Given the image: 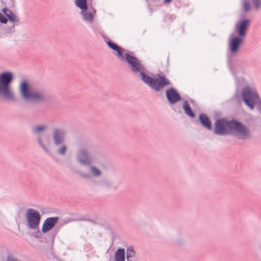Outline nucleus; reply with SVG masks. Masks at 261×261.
Listing matches in <instances>:
<instances>
[{"mask_svg": "<svg viewBox=\"0 0 261 261\" xmlns=\"http://www.w3.org/2000/svg\"><path fill=\"white\" fill-rule=\"evenodd\" d=\"M242 96L244 102L248 108L252 110L255 105H256L257 109L261 112V100L254 88L245 87L242 90Z\"/></svg>", "mask_w": 261, "mask_h": 261, "instance_id": "2", "label": "nucleus"}, {"mask_svg": "<svg viewBox=\"0 0 261 261\" xmlns=\"http://www.w3.org/2000/svg\"><path fill=\"white\" fill-rule=\"evenodd\" d=\"M135 255V251H134L132 246H129L127 249L126 251V257L127 260L129 259V258H132Z\"/></svg>", "mask_w": 261, "mask_h": 261, "instance_id": "21", "label": "nucleus"}, {"mask_svg": "<svg viewBox=\"0 0 261 261\" xmlns=\"http://www.w3.org/2000/svg\"><path fill=\"white\" fill-rule=\"evenodd\" d=\"M115 261L125 260V250L124 249H118L115 253Z\"/></svg>", "mask_w": 261, "mask_h": 261, "instance_id": "17", "label": "nucleus"}, {"mask_svg": "<svg viewBox=\"0 0 261 261\" xmlns=\"http://www.w3.org/2000/svg\"><path fill=\"white\" fill-rule=\"evenodd\" d=\"M8 261H17L16 259L12 257H9L8 258Z\"/></svg>", "mask_w": 261, "mask_h": 261, "instance_id": "27", "label": "nucleus"}, {"mask_svg": "<svg viewBox=\"0 0 261 261\" xmlns=\"http://www.w3.org/2000/svg\"><path fill=\"white\" fill-rule=\"evenodd\" d=\"M249 25V21L245 20L243 21L240 24H238L237 28L239 32V34L241 36H243L245 35V32L247 30Z\"/></svg>", "mask_w": 261, "mask_h": 261, "instance_id": "13", "label": "nucleus"}, {"mask_svg": "<svg viewBox=\"0 0 261 261\" xmlns=\"http://www.w3.org/2000/svg\"><path fill=\"white\" fill-rule=\"evenodd\" d=\"M232 120L225 119H219L215 123V133L219 135L231 134L232 133Z\"/></svg>", "mask_w": 261, "mask_h": 261, "instance_id": "6", "label": "nucleus"}, {"mask_svg": "<svg viewBox=\"0 0 261 261\" xmlns=\"http://www.w3.org/2000/svg\"><path fill=\"white\" fill-rule=\"evenodd\" d=\"M243 8L245 11H248L250 9V4L247 2H245L243 4Z\"/></svg>", "mask_w": 261, "mask_h": 261, "instance_id": "25", "label": "nucleus"}, {"mask_svg": "<svg viewBox=\"0 0 261 261\" xmlns=\"http://www.w3.org/2000/svg\"><path fill=\"white\" fill-rule=\"evenodd\" d=\"M231 134H233L242 139H246L250 137V133L248 128L243 123L235 120H232Z\"/></svg>", "mask_w": 261, "mask_h": 261, "instance_id": "5", "label": "nucleus"}, {"mask_svg": "<svg viewBox=\"0 0 261 261\" xmlns=\"http://www.w3.org/2000/svg\"><path fill=\"white\" fill-rule=\"evenodd\" d=\"M164 1L165 3L168 4V3H170L172 0H164Z\"/></svg>", "mask_w": 261, "mask_h": 261, "instance_id": "29", "label": "nucleus"}, {"mask_svg": "<svg viewBox=\"0 0 261 261\" xmlns=\"http://www.w3.org/2000/svg\"><path fill=\"white\" fill-rule=\"evenodd\" d=\"M253 3L256 9L261 8V0H253Z\"/></svg>", "mask_w": 261, "mask_h": 261, "instance_id": "23", "label": "nucleus"}, {"mask_svg": "<svg viewBox=\"0 0 261 261\" xmlns=\"http://www.w3.org/2000/svg\"><path fill=\"white\" fill-rule=\"evenodd\" d=\"M199 119L202 124L206 128L212 129L211 123L205 114H201L199 116Z\"/></svg>", "mask_w": 261, "mask_h": 261, "instance_id": "16", "label": "nucleus"}, {"mask_svg": "<svg viewBox=\"0 0 261 261\" xmlns=\"http://www.w3.org/2000/svg\"><path fill=\"white\" fill-rule=\"evenodd\" d=\"M166 96L168 100L172 104L177 102L181 99L180 95L174 88L167 90L166 91Z\"/></svg>", "mask_w": 261, "mask_h": 261, "instance_id": "9", "label": "nucleus"}, {"mask_svg": "<svg viewBox=\"0 0 261 261\" xmlns=\"http://www.w3.org/2000/svg\"><path fill=\"white\" fill-rule=\"evenodd\" d=\"M58 221V217H51L47 218L42 225V231L44 233L50 230Z\"/></svg>", "mask_w": 261, "mask_h": 261, "instance_id": "10", "label": "nucleus"}, {"mask_svg": "<svg viewBox=\"0 0 261 261\" xmlns=\"http://www.w3.org/2000/svg\"><path fill=\"white\" fill-rule=\"evenodd\" d=\"M79 161L84 164H89L90 160L87 152L85 150H81L78 155Z\"/></svg>", "mask_w": 261, "mask_h": 261, "instance_id": "15", "label": "nucleus"}, {"mask_svg": "<svg viewBox=\"0 0 261 261\" xmlns=\"http://www.w3.org/2000/svg\"><path fill=\"white\" fill-rule=\"evenodd\" d=\"M242 41V39L239 37H234L232 38L230 42V47L232 53H235Z\"/></svg>", "mask_w": 261, "mask_h": 261, "instance_id": "14", "label": "nucleus"}, {"mask_svg": "<svg viewBox=\"0 0 261 261\" xmlns=\"http://www.w3.org/2000/svg\"><path fill=\"white\" fill-rule=\"evenodd\" d=\"M76 6L81 8L82 11H86L87 9L86 0H75Z\"/></svg>", "mask_w": 261, "mask_h": 261, "instance_id": "19", "label": "nucleus"}, {"mask_svg": "<svg viewBox=\"0 0 261 261\" xmlns=\"http://www.w3.org/2000/svg\"><path fill=\"white\" fill-rule=\"evenodd\" d=\"M84 19L89 22H91L93 19V15L91 12H86V11H82Z\"/></svg>", "mask_w": 261, "mask_h": 261, "instance_id": "20", "label": "nucleus"}, {"mask_svg": "<svg viewBox=\"0 0 261 261\" xmlns=\"http://www.w3.org/2000/svg\"><path fill=\"white\" fill-rule=\"evenodd\" d=\"M127 62L132 67V70L134 72H140L141 80L146 84L156 91L163 89L165 86L170 85L169 80L165 76L158 75L153 78L145 74L143 72L144 68L139 61L135 57L126 55Z\"/></svg>", "mask_w": 261, "mask_h": 261, "instance_id": "1", "label": "nucleus"}, {"mask_svg": "<svg viewBox=\"0 0 261 261\" xmlns=\"http://www.w3.org/2000/svg\"><path fill=\"white\" fill-rule=\"evenodd\" d=\"M38 141H39V144H40V145H41V146L43 148L45 149V147H44V146L43 145V144H42V143L40 139H39V140H38Z\"/></svg>", "mask_w": 261, "mask_h": 261, "instance_id": "28", "label": "nucleus"}, {"mask_svg": "<svg viewBox=\"0 0 261 261\" xmlns=\"http://www.w3.org/2000/svg\"><path fill=\"white\" fill-rule=\"evenodd\" d=\"M91 172L92 175L95 176H99L101 174L100 171L98 169L93 166L91 167Z\"/></svg>", "mask_w": 261, "mask_h": 261, "instance_id": "22", "label": "nucleus"}, {"mask_svg": "<svg viewBox=\"0 0 261 261\" xmlns=\"http://www.w3.org/2000/svg\"><path fill=\"white\" fill-rule=\"evenodd\" d=\"M13 76L11 72H5L0 75V93L8 100H14V96L9 87Z\"/></svg>", "mask_w": 261, "mask_h": 261, "instance_id": "4", "label": "nucleus"}, {"mask_svg": "<svg viewBox=\"0 0 261 261\" xmlns=\"http://www.w3.org/2000/svg\"><path fill=\"white\" fill-rule=\"evenodd\" d=\"M20 92L22 97L27 100L41 101L45 98L44 93L33 89L26 81L20 84Z\"/></svg>", "mask_w": 261, "mask_h": 261, "instance_id": "3", "label": "nucleus"}, {"mask_svg": "<svg viewBox=\"0 0 261 261\" xmlns=\"http://www.w3.org/2000/svg\"><path fill=\"white\" fill-rule=\"evenodd\" d=\"M2 12L8 17L10 21L13 23H19L20 20L19 18L12 11L5 8L3 9Z\"/></svg>", "mask_w": 261, "mask_h": 261, "instance_id": "12", "label": "nucleus"}, {"mask_svg": "<svg viewBox=\"0 0 261 261\" xmlns=\"http://www.w3.org/2000/svg\"><path fill=\"white\" fill-rule=\"evenodd\" d=\"M7 21V19L0 13V21L3 23H6Z\"/></svg>", "mask_w": 261, "mask_h": 261, "instance_id": "26", "label": "nucleus"}, {"mask_svg": "<svg viewBox=\"0 0 261 261\" xmlns=\"http://www.w3.org/2000/svg\"><path fill=\"white\" fill-rule=\"evenodd\" d=\"M25 216L29 227L32 229H37L41 220L40 213L34 209L29 208Z\"/></svg>", "mask_w": 261, "mask_h": 261, "instance_id": "7", "label": "nucleus"}, {"mask_svg": "<svg viewBox=\"0 0 261 261\" xmlns=\"http://www.w3.org/2000/svg\"><path fill=\"white\" fill-rule=\"evenodd\" d=\"M45 128V127L44 126H38L37 127H36L34 128V132L36 133L40 132L44 130Z\"/></svg>", "mask_w": 261, "mask_h": 261, "instance_id": "24", "label": "nucleus"}, {"mask_svg": "<svg viewBox=\"0 0 261 261\" xmlns=\"http://www.w3.org/2000/svg\"><path fill=\"white\" fill-rule=\"evenodd\" d=\"M64 132L59 129L54 130L53 137L54 142L56 146H61L56 151L57 155L64 156L65 152V146L64 145Z\"/></svg>", "mask_w": 261, "mask_h": 261, "instance_id": "8", "label": "nucleus"}, {"mask_svg": "<svg viewBox=\"0 0 261 261\" xmlns=\"http://www.w3.org/2000/svg\"><path fill=\"white\" fill-rule=\"evenodd\" d=\"M183 108L186 114L187 115L190 116L192 118H193L194 117V113L192 111L187 101H185L184 103Z\"/></svg>", "mask_w": 261, "mask_h": 261, "instance_id": "18", "label": "nucleus"}, {"mask_svg": "<svg viewBox=\"0 0 261 261\" xmlns=\"http://www.w3.org/2000/svg\"><path fill=\"white\" fill-rule=\"evenodd\" d=\"M107 44L112 49L115 50L117 51V55L118 57L122 60H124L125 59V58L126 60V55H128L127 53H124V50L118 46L116 44L114 43V42L109 41L107 42ZM129 56H130L129 55Z\"/></svg>", "mask_w": 261, "mask_h": 261, "instance_id": "11", "label": "nucleus"}]
</instances>
